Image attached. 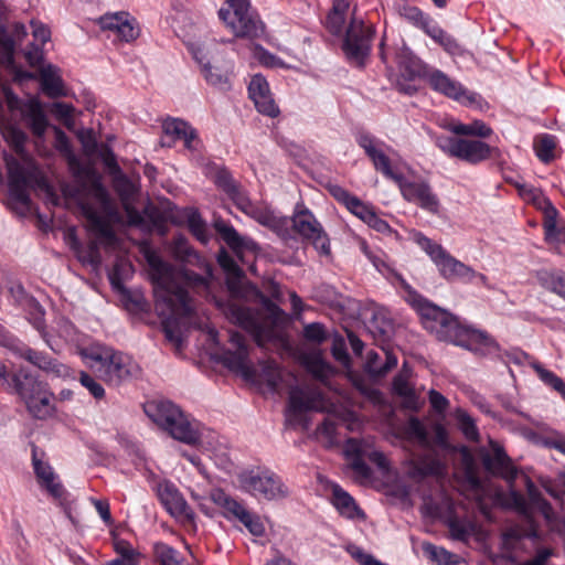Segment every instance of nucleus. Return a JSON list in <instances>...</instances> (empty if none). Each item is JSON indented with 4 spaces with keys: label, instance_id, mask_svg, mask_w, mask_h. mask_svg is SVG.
Masks as SVG:
<instances>
[{
    "label": "nucleus",
    "instance_id": "2eb2a0df",
    "mask_svg": "<svg viewBox=\"0 0 565 565\" xmlns=\"http://www.w3.org/2000/svg\"><path fill=\"white\" fill-rule=\"evenodd\" d=\"M372 35L373 30L371 28L365 26L362 20L352 17L343 43L347 55L362 64L369 55Z\"/></svg>",
    "mask_w": 565,
    "mask_h": 565
},
{
    "label": "nucleus",
    "instance_id": "f8f14e48",
    "mask_svg": "<svg viewBox=\"0 0 565 565\" xmlns=\"http://www.w3.org/2000/svg\"><path fill=\"white\" fill-rule=\"evenodd\" d=\"M333 408L334 405L326 399L320 391L310 387H294L289 392L286 419L289 423H296L307 411L330 413Z\"/></svg>",
    "mask_w": 565,
    "mask_h": 565
},
{
    "label": "nucleus",
    "instance_id": "a19ab883",
    "mask_svg": "<svg viewBox=\"0 0 565 565\" xmlns=\"http://www.w3.org/2000/svg\"><path fill=\"white\" fill-rule=\"evenodd\" d=\"M332 495L334 507L343 516L353 519L360 513L354 499L339 486L333 487Z\"/></svg>",
    "mask_w": 565,
    "mask_h": 565
},
{
    "label": "nucleus",
    "instance_id": "9d476101",
    "mask_svg": "<svg viewBox=\"0 0 565 565\" xmlns=\"http://www.w3.org/2000/svg\"><path fill=\"white\" fill-rule=\"evenodd\" d=\"M436 143L447 156L471 164L482 162L491 158L493 153L499 152L497 148H492L488 143L475 139L439 137Z\"/></svg>",
    "mask_w": 565,
    "mask_h": 565
},
{
    "label": "nucleus",
    "instance_id": "72a5a7b5",
    "mask_svg": "<svg viewBox=\"0 0 565 565\" xmlns=\"http://www.w3.org/2000/svg\"><path fill=\"white\" fill-rule=\"evenodd\" d=\"M445 466L433 454H426L411 461L409 477L423 479L428 476H441Z\"/></svg>",
    "mask_w": 565,
    "mask_h": 565
},
{
    "label": "nucleus",
    "instance_id": "6e6d98bb",
    "mask_svg": "<svg viewBox=\"0 0 565 565\" xmlns=\"http://www.w3.org/2000/svg\"><path fill=\"white\" fill-rule=\"evenodd\" d=\"M188 225L192 234L201 242H207L206 224L198 212H192L188 216Z\"/></svg>",
    "mask_w": 565,
    "mask_h": 565
},
{
    "label": "nucleus",
    "instance_id": "2f4dec72",
    "mask_svg": "<svg viewBox=\"0 0 565 565\" xmlns=\"http://www.w3.org/2000/svg\"><path fill=\"white\" fill-rule=\"evenodd\" d=\"M227 315L234 323L252 332L259 345L263 344L262 328L255 317V313L249 308L232 305L228 308Z\"/></svg>",
    "mask_w": 565,
    "mask_h": 565
},
{
    "label": "nucleus",
    "instance_id": "0eeeda50",
    "mask_svg": "<svg viewBox=\"0 0 565 565\" xmlns=\"http://www.w3.org/2000/svg\"><path fill=\"white\" fill-rule=\"evenodd\" d=\"M345 456L349 460L350 468L354 471L356 478L362 481L371 478V469L364 459L377 466L382 471L388 470V460L385 455L373 448L371 441L365 439L350 438L344 447Z\"/></svg>",
    "mask_w": 565,
    "mask_h": 565
},
{
    "label": "nucleus",
    "instance_id": "4be33fe9",
    "mask_svg": "<svg viewBox=\"0 0 565 565\" xmlns=\"http://www.w3.org/2000/svg\"><path fill=\"white\" fill-rule=\"evenodd\" d=\"M396 182L398 183L399 190L405 200L415 203L429 212H437L439 205L438 199L431 192L427 183L405 181L403 175H401V181Z\"/></svg>",
    "mask_w": 565,
    "mask_h": 565
},
{
    "label": "nucleus",
    "instance_id": "aec40b11",
    "mask_svg": "<svg viewBox=\"0 0 565 565\" xmlns=\"http://www.w3.org/2000/svg\"><path fill=\"white\" fill-rule=\"evenodd\" d=\"M99 26L110 31L114 35L125 42H131L139 36L140 30L135 18L127 12L107 13L99 18Z\"/></svg>",
    "mask_w": 565,
    "mask_h": 565
},
{
    "label": "nucleus",
    "instance_id": "6ab92c4d",
    "mask_svg": "<svg viewBox=\"0 0 565 565\" xmlns=\"http://www.w3.org/2000/svg\"><path fill=\"white\" fill-rule=\"evenodd\" d=\"M32 463L36 479L42 488L61 505H64L67 499V492L63 484L57 481V476L54 473L52 467L44 462L38 456V448L32 447Z\"/></svg>",
    "mask_w": 565,
    "mask_h": 565
},
{
    "label": "nucleus",
    "instance_id": "f257e3e1",
    "mask_svg": "<svg viewBox=\"0 0 565 565\" xmlns=\"http://www.w3.org/2000/svg\"><path fill=\"white\" fill-rule=\"evenodd\" d=\"M147 262L154 285L157 310L167 317L163 322L164 334L169 341L180 345V333L171 328V320L186 319L193 315L194 302L189 296V289L205 294L209 289V279L193 271L177 268L156 254H149Z\"/></svg>",
    "mask_w": 565,
    "mask_h": 565
},
{
    "label": "nucleus",
    "instance_id": "dca6fc26",
    "mask_svg": "<svg viewBox=\"0 0 565 565\" xmlns=\"http://www.w3.org/2000/svg\"><path fill=\"white\" fill-rule=\"evenodd\" d=\"M426 79L431 89L462 105H473L480 98L478 94L466 89L459 82L439 70L429 72Z\"/></svg>",
    "mask_w": 565,
    "mask_h": 565
},
{
    "label": "nucleus",
    "instance_id": "f3484780",
    "mask_svg": "<svg viewBox=\"0 0 565 565\" xmlns=\"http://www.w3.org/2000/svg\"><path fill=\"white\" fill-rule=\"evenodd\" d=\"M157 494L167 511L182 523H193L194 512L186 503L182 493L169 481L158 484Z\"/></svg>",
    "mask_w": 565,
    "mask_h": 565
},
{
    "label": "nucleus",
    "instance_id": "4468645a",
    "mask_svg": "<svg viewBox=\"0 0 565 565\" xmlns=\"http://www.w3.org/2000/svg\"><path fill=\"white\" fill-rule=\"evenodd\" d=\"M9 192L10 196L29 209L31 199L29 189L36 183L40 185L36 172L32 169L24 168L18 161L13 160L8 163Z\"/></svg>",
    "mask_w": 565,
    "mask_h": 565
},
{
    "label": "nucleus",
    "instance_id": "774afa93",
    "mask_svg": "<svg viewBox=\"0 0 565 565\" xmlns=\"http://www.w3.org/2000/svg\"><path fill=\"white\" fill-rule=\"evenodd\" d=\"M408 433L412 436H414L420 444L427 445L428 437H427L426 428L417 418L409 419Z\"/></svg>",
    "mask_w": 565,
    "mask_h": 565
},
{
    "label": "nucleus",
    "instance_id": "423d86ee",
    "mask_svg": "<svg viewBox=\"0 0 565 565\" xmlns=\"http://www.w3.org/2000/svg\"><path fill=\"white\" fill-rule=\"evenodd\" d=\"M226 6L217 14L234 36L255 40L264 35L265 24L252 9L249 0H228Z\"/></svg>",
    "mask_w": 565,
    "mask_h": 565
},
{
    "label": "nucleus",
    "instance_id": "ea45409f",
    "mask_svg": "<svg viewBox=\"0 0 565 565\" xmlns=\"http://www.w3.org/2000/svg\"><path fill=\"white\" fill-rule=\"evenodd\" d=\"M424 555L437 565H459L460 558L458 555L447 551L441 546L434 545L425 542L422 545Z\"/></svg>",
    "mask_w": 565,
    "mask_h": 565
},
{
    "label": "nucleus",
    "instance_id": "7c9ffc66",
    "mask_svg": "<svg viewBox=\"0 0 565 565\" xmlns=\"http://www.w3.org/2000/svg\"><path fill=\"white\" fill-rule=\"evenodd\" d=\"M412 370L404 363L399 373L393 380V392L404 399V406L417 409L418 397L414 385L411 383Z\"/></svg>",
    "mask_w": 565,
    "mask_h": 565
},
{
    "label": "nucleus",
    "instance_id": "f704fd0d",
    "mask_svg": "<svg viewBox=\"0 0 565 565\" xmlns=\"http://www.w3.org/2000/svg\"><path fill=\"white\" fill-rule=\"evenodd\" d=\"M194 58L202 66V73L205 81L222 90H226L230 88V77L226 72L221 71L217 67H213L210 65L206 56L203 54L201 49H198L193 52Z\"/></svg>",
    "mask_w": 565,
    "mask_h": 565
},
{
    "label": "nucleus",
    "instance_id": "39448f33",
    "mask_svg": "<svg viewBox=\"0 0 565 565\" xmlns=\"http://www.w3.org/2000/svg\"><path fill=\"white\" fill-rule=\"evenodd\" d=\"M89 367L108 385H120L124 381L138 373L139 367L134 360L111 348H103L87 354Z\"/></svg>",
    "mask_w": 565,
    "mask_h": 565
},
{
    "label": "nucleus",
    "instance_id": "a18cd8bd",
    "mask_svg": "<svg viewBox=\"0 0 565 565\" xmlns=\"http://www.w3.org/2000/svg\"><path fill=\"white\" fill-rule=\"evenodd\" d=\"M363 254L371 260L373 266L383 275H395L393 267L387 260V256L382 252H373L369 245L362 241L360 244Z\"/></svg>",
    "mask_w": 565,
    "mask_h": 565
},
{
    "label": "nucleus",
    "instance_id": "b1692460",
    "mask_svg": "<svg viewBox=\"0 0 565 565\" xmlns=\"http://www.w3.org/2000/svg\"><path fill=\"white\" fill-rule=\"evenodd\" d=\"M230 342L235 348V351H225L221 355L220 361L227 369L238 372L244 376H248L250 374V367L247 362L248 350L245 344V338L238 332H231Z\"/></svg>",
    "mask_w": 565,
    "mask_h": 565
},
{
    "label": "nucleus",
    "instance_id": "f03ea898",
    "mask_svg": "<svg viewBox=\"0 0 565 565\" xmlns=\"http://www.w3.org/2000/svg\"><path fill=\"white\" fill-rule=\"evenodd\" d=\"M409 298L420 316L424 328L435 333L439 340L451 342L471 351H477L479 344L487 348L494 344L487 333L460 324L452 315L433 305L422 296L414 294L409 295Z\"/></svg>",
    "mask_w": 565,
    "mask_h": 565
},
{
    "label": "nucleus",
    "instance_id": "e433bc0d",
    "mask_svg": "<svg viewBox=\"0 0 565 565\" xmlns=\"http://www.w3.org/2000/svg\"><path fill=\"white\" fill-rule=\"evenodd\" d=\"M349 8L348 0H332V8L326 18V28L330 33L342 34Z\"/></svg>",
    "mask_w": 565,
    "mask_h": 565
},
{
    "label": "nucleus",
    "instance_id": "6e6552de",
    "mask_svg": "<svg viewBox=\"0 0 565 565\" xmlns=\"http://www.w3.org/2000/svg\"><path fill=\"white\" fill-rule=\"evenodd\" d=\"M418 245L429 255L434 264L437 266L439 274L447 280L463 279L472 280L476 271L452 257L444 247L428 237L419 236Z\"/></svg>",
    "mask_w": 565,
    "mask_h": 565
},
{
    "label": "nucleus",
    "instance_id": "473e14b6",
    "mask_svg": "<svg viewBox=\"0 0 565 565\" xmlns=\"http://www.w3.org/2000/svg\"><path fill=\"white\" fill-rule=\"evenodd\" d=\"M212 501L223 509V516L228 521H241L247 516L248 509L234 498L226 494L222 489H215L211 492Z\"/></svg>",
    "mask_w": 565,
    "mask_h": 565
},
{
    "label": "nucleus",
    "instance_id": "58836bf2",
    "mask_svg": "<svg viewBox=\"0 0 565 565\" xmlns=\"http://www.w3.org/2000/svg\"><path fill=\"white\" fill-rule=\"evenodd\" d=\"M544 239L551 248L559 254L565 255V227L557 225V218L543 222Z\"/></svg>",
    "mask_w": 565,
    "mask_h": 565
},
{
    "label": "nucleus",
    "instance_id": "603ef678",
    "mask_svg": "<svg viewBox=\"0 0 565 565\" xmlns=\"http://www.w3.org/2000/svg\"><path fill=\"white\" fill-rule=\"evenodd\" d=\"M456 418L465 437L472 441L478 440L479 431L473 419L462 409L456 412Z\"/></svg>",
    "mask_w": 565,
    "mask_h": 565
},
{
    "label": "nucleus",
    "instance_id": "412c9836",
    "mask_svg": "<svg viewBox=\"0 0 565 565\" xmlns=\"http://www.w3.org/2000/svg\"><path fill=\"white\" fill-rule=\"evenodd\" d=\"M236 206L246 215L254 218L259 224L284 235L288 228V220L279 217L267 207L255 205L247 196H238Z\"/></svg>",
    "mask_w": 565,
    "mask_h": 565
},
{
    "label": "nucleus",
    "instance_id": "09e8293b",
    "mask_svg": "<svg viewBox=\"0 0 565 565\" xmlns=\"http://www.w3.org/2000/svg\"><path fill=\"white\" fill-rule=\"evenodd\" d=\"M434 41L440 44L448 53L456 54L459 51V44L457 41L440 29L436 23L429 26L426 32Z\"/></svg>",
    "mask_w": 565,
    "mask_h": 565
},
{
    "label": "nucleus",
    "instance_id": "a878e982",
    "mask_svg": "<svg viewBox=\"0 0 565 565\" xmlns=\"http://www.w3.org/2000/svg\"><path fill=\"white\" fill-rule=\"evenodd\" d=\"M214 227L241 262H244L245 253L256 254L258 250L257 244L252 238L239 235L232 225L218 221L215 222Z\"/></svg>",
    "mask_w": 565,
    "mask_h": 565
},
{
    "label": "nucleus",
    "instance_id": "393cba45",
    "mask_svg": "<svg viewBox=\"0 0 565 565\" xmlns=\"http://www.w3.org/2000/svg\"><path fill=\"white\" fill-rule=\"evenodd\" d=\"M13 351L17 355L26 360L47 374L54 375L56 377H66L71 375V370L68 366L60 363L57 360L51 359L42 352L25 345L15 347Z\"/></svg>",
    "mask_w": 565,
    "mask_h": 565
},
{
    "label": "nucleus",
    "instance_id": "680f3d73",
    "mask_svg": "<svg viewBox=\"0 0 565 565\" xmlns=\"http://www.w3.org/2000/svg\"><path fill=\"white\" fill-rule=\"evenodd\" d=\"M534 206L543 213V222L552 221L553 218H558V211L553 205L551 200L546 198L544 194L536 198V202Z\"/></svg>",
    "mask_w": 565,
    "mask_h": 565
},
{
    "label": "nucleus",
    "instance_id": "5fc2aeb1",
    "mask_svg": "<svg viewBox=\"0 0 565 565\" xmlns=\"http://www.w3.org/2000/svg\"><path fill=\"white\" fill-rule=\"evenodd\" d=\"M4 138L18 154H23L26 142V135L17 127H8L4 130Z\"/></svg>",
    "mask_w": 565,
    "mask_h": 565
},
{
    "label": "nucleus",
    "instance_id": "5701e85b",
    "mask_svg": "<svg viewBox=\"0 0 565 565\" xmlns=\"http://www.w3.org/2000/svg\"><path fill=\"white\" fill-rule=\"evenodd\" d=\"M248 94L259 113L269 117L278 116L279 108L271 96L269 84L264 76L256 74L252 77L248 85Z\"/></svg>",
    "mask_w": 565,
    "mask_h": 565
},
{
    "label": "nucleus",
    "instance_id": "cd10ccee",
    "mask_svg": "<svg viewBox=\"0 0 565 565\" xmlns=\"http://www.w3.org/2000/svg\"><path fill=\"white\" fill-rule=\"evenodd\" d=\"M20 111L32 134L38 138L43 137L49 121L41 102L38 98H29L21 104Z\"/></svg>",
    "mask_w": 565,
    "mask_h": 565
},
{
    "label": "nucleus",
    "instance_id": "4c0bfd02",
    "mask_svg": "<svg viewBox=\"0 0 565 565\" xmlns=\"http://www.w3.org/2000/svg\"><path fill=\"white\" fill-rule=\"evenodd\" d=\"M542 288L565 300V273L561 270H541L536 274Z\"/></svg>",
    "mask_w": 565,
    "mask_h": 565
},
{
    "label": "nucleus",
    "instance_id": "49530a36",
    "mask_svg": "<svg viewBox=\"0 0 565 565\" xmlns=\"http://www.w3.org/2000/svg\"><path fill=\"white\" fill-rule=\"evenodd\" d=\"M451 131L460 136H477L481 138L489 137L492 130L481 120H476L471 124H456L451 126Z\"/></svg>",
    "mask_w": 565,
    "mask_h": 565
},
{
    "label": "nucleus",
    "instance_id": "c03bdc74",
    "mask_svg": "<svg viewBox=\"0 0 565 565\" xmlns=\"http://www.w3.org/2000/svg\"><path fill=\"white\" fill-rule=\"evenodd\" d=\"M399 13L403 19L414 26L422 29L425 33L434 22L417 7L405 6L401 9Z\"/></svg>",
    "mask_w": 565,
    "mask_h": 565
},
{
    "label": "nucleus",
    "instance_id": "8fccbe9b",
    "mask_svg": "<svg viewBox=\"0 0 565 565\" xmlns=\"http://www.w3.org/2000/svg\"><path fill=\"white\" fill-rule=\"evenodd\" d=\"M527 495L531 503L544 515L546 520H551L553 516V508L551 503L545 500L532 481L527 482Z\"/></svg>",
    "mask_w": 565,
    "mask_h": 565
},
{
    "label": "nucleus",
    "instance_id": "bb28decb",
    "mask_svg": "<svg viewBox=\"0 0 565 565\" xmlns=\"http://www.w3.org/2000/svg\"><path fill=\"white\" fill-rule=\"evenodd\" d=\"M11 292L20 306H22L23 310L26 312L29 321L34 326V328L41 333L44 341L50 345L45 332L44 311L40 303L32 296H29L21 286L12 288Z\"/></svg>",
    "mask_w": 565,
    "mask_h": 565
},
{
    "label": "nucleus",
    "instance_id": "9b49d317",
    "mask_svg": "<svg viewBox=\"0 0 565 565\" xmlns=\"http://www.w3.org/2000/svg\"><path fill=\"white\" fill-rule=\"evenodd\" d=\"M94 198L99 202L103 214L99 213L92 204L82 203L81 210L88 223V228L106 241H113L115 237L114 231L106 216L114 214L115 209L111 204L110 198L106 189L96 183L93 186Z\"/></svg>",
    "mask_w": 565,
    "mask_h": 565
},
{
    "label": "nucleus",
    "instance_id": "de8ad7c7",
    "mask_svg": "<svg viewBox=\"0 0 565 565\" xmlns=\"http://www.w3.org/2000/svg\"><path fill=\"white\" fill-rule=\"evenodd\" d=\"M215 184L221 188L224 192H226L231 199L237 204L238 196H245L237 188L235 181L233 180L231 173L225 169H220L216 171L214 177Z\"/></svg>",
    "mask_w": 565,
    "mask_h": 565
},
{
    "label": "nucleus",
    "instance_id": "37998d69",
    "mask_svg": "<svg viewBox=\"0 0 565 565\" xmlns=\"http://www.w3.org/2000/svg\"><path fill=\"white\" fill-rule=\"evenodd\" d=\"M448 527L451 537L462 542H467L477 532V524L475 522L457 518L448 521Z\"/></svg>",
    "mask_w": 565,
    "mask_h": 565
},
{
    "label": "nucleus",
    "instance_id": "c85d7f7f",
    "mask_svg": "<svg viewBox=\"0 0 565 565\" xmlns=\"http://www.w3.org/2000/svg\"><path fill=\"white\" fill-rule=\"evenodd\" d=\"M358 142L365 150L376 170L381 171L385 177L394 180L395 182L401 181L402 174H397L392 170L388 157L376 147V143L371 136L362 135Z\"/></svg>",
    "mask_w": 565,
    "mask_h": 565
},
{
    "label": "nucleus",
    "instance_id": "864d4df0",
    "mask_svg": "<svg viewBox=\"0 0 565 565\" xmlns=\"http://www.w3.org/2000/svg\"><path fill=\"white\" fill-rule=\"evenodd\" d=\"M540 379L551 387H553L556 392H558L563 398L565 399V383L558 377L555 373L544 369L540 364L533 365Z\"/></svg>",
    "mask_w": 565,
    "mask_h": 565
},
{
    "label": "nucleus",
    "instance_id": "7ed1b4c3",
    "mask_svg": "<svg viewBox=\"0 0 565 565\" xmlns=\"http://www.w3.org/2000/svg\"><path fill=\"white\" fill-rule=\"evenodd\" d=\"M148 417L168 434L184 444L196 445L201 439L199 425L169 401L149 402L145 405Z\"/></svg>",
    "mask_w": 565,
    "mask_h": 565
},
{
    "label": "nucleus",
    "instance_id": "ddd939ff",
    "mask_svg": "<svg viewBox=\"0 0 565 565\" xmlns=\"http://www.w3.org/2000/svg\"><path fill=\"white\" fill-rule=\"evenodd\" d=\"M291 221L294 230L303 238L311 241L320 255L330 256L331 248L327 233L303 204L296 205Z\"/></svg>",
    "mask_w": 565,
    "mask_h": 565
},
{
    "label": "nucleus",
    "instance_id": "79ce46f5",
    "mask_svg": "<svg viewBox=\"0 0 565 565\" xmlns=\"http://www.w3.org/2000/svg\"><path fill=\"white\" fill-rule=\"evenodd\" d=\"M556 145V138L545 134L534 139L533 149L543 163H550L555 159Z\"/></svg>",
    "mask_w": 565,
    "mask_h": 565
},
{
    "label": "nucleus",
    "instance_id": "3c124183",
    "mask_svg": "<svg viewBox=\"0 0 565 565\" xmlns=\"http://www.w3.org/2000/svg\"><path fill=\"white\" fill-rule=\"evenodd\" d=\"M153 552L160 565H182L179 552L166 543H156L153 545Z\"/></svg>",
    "mask_w": 565,
    "mask_h": 565
},
{
    "label": "nucleus",
    "instance_id": "052dcab7",
    "mask_svg": "<svg viewBox=\"0 0 565 565\" xmlns=\"http://www.w3.org/2000/svg\"><path fill=\"white\" fill-rule=\"evenodd\" d=\"M239 523L254 536H263L265 534V526L260 518L250 511H248L247 516H244Z\"/></svg>",
    "mask_w": 565,
    "mask_h": 565
},
{
    "label": "nucleus",
    "instance_id": "69168bd1",
    "mask_svg": "<svg viewBox=\"0 0 565 565\" xmlns=\"http://www.w3.org/2000/svg\"><path fill=\"white\" fill-rule=\"evenodd\" d=\"M348 210L365 223H367L372 214L375 212L372 206L365 204L358 198L351 201V206Z\"/></svg>",
    "mask_w": 565,
    "mask_h": 565
},
{
    "label": "nucleus",
    "instance_id": "c756f323",
    "mask_svg": "<svg viewBox=\"0 0 565 565\" xmlns=\"http://www.w3.org/2000/svg\"><path fill=\"white\" fill-rule=\"evenodd\" d=\"M163 132L166 137H171L175 140H183L185 148L189 150H196L200 143L195 130L181 119H167L163 125Z\"/></svg>",
    "mask_w": 565,
    "mask_h": 565
},
{
    "label": "nucleus",
    "instance_id": "c9c22d12",
    "mask_svg": "<svg viewBox=\"0 0 565 565\" xmlns=\"http://www.w3.org/2000/svg\"><path fill=\"white\" fill-rule=\"evenodd\" d=\"M41 87L43 93L51 97L56 98L65 96L63 79L58 73V68L53 65H47L40 71Z\"/></svg>",
    "mask_w": 565,
    "mask_h": 565
},
{
    "label": "nucleus",
    "instance_id": "338daca9",
    "mask_svg": "<svg viewBox=\"0 0 565 565\" xmlns=\"http://www.w3.org/2000/svg\"><path fill=\"white\" fill-rule=\"evenodd\" d=\"M217 263L227 274L239 276L242 273L234 258L224 249L218 253Z\"/></svg>",
    "mask_w": 565,
    "mask_h": 565
},
{
    "label": "nucleus",
    "instance_id": "bf43d9fd",
    "mask_svg": "<svg viewBox=\"0 0 565 565\" xmlns=\"http://www.w3.org/2000/svg\"><path fill=\"white\" fill-rule=\"evenodd\" d=\"M78 380L95 398L100 399L105 396L104 387L88 373L79 372Z\"/></svg>",
    "mask_w": 565,
    "mask_h": 565
},
{
    "label": "nucleus",
    "instance_id": "0e129e2a",
    "mask_svg": "<svg viewBox=\"0 0 565 565\" xmlns=\"http://www.w3.org/2000/svg\"><path fill=\"white\" fill-rule=\"evenodd\" d=\"M332 355L333 358L344 366L350 364V356L347 351V345L341 337H335L332 342Z\"/></svg>",
    "mask_w": 565,
    "mask_h": 565
},
{
    "label": "nucleus",
    "instance_id": "20e7f679",
    "mask_svg": "<svg viewBox=\"0 0 565 565\" xmlns=\"http://www.w3.org/2000/svg\"><path fill=\"white\" fill-rule=\"evenodd\" d=\"M14 392L24 403L30 415L36 419H47L53 416L55 407L54 394L49 385L24 370H19L12 377Z\"/></svg>",
    "mask_w": 565,
    "mask_h": 565
},
{
    "label": "nucleus",
    "instance_id": "13d9d810",
    "mask_svg": "<svg viewBox=\"0 0 565 565\" xmlns=\"http://www.w3.org/2000/svg\"><path fill=\"white\" fill-rule=\"evenodd\" d=\"M306 365L309 372L320 380L328 377L331 372L330 365L319 356L308 358Z\"/></svg>",
    "mask_w": 565,
    "mask_h": 565
},
{
    "label": "nucleus",
    "instance_id": "1a4fd4ad",
    "mask_svg": "<svg viewBox=\"0 0 565 565\" xmlns=\"http://www.w3.org/2000/svg\"><path fill=\"white\" fill-rule=\"evenodd\" d=\"M241 488L258 499L277 500L288 493L281 479L271 471H244L238 476Z\"/></svg>",
    "mask_w": 565,
    "mask_h": 565
},
{
    "label": "nucleus",
    "instance_id": "4d7b16f0",
    "mask_svg": "<svg viewBox=\"0 0 565 565\" xmlns=\"http://www.w3.org/2000/svg\"><path fill=\"white\" fill-rule=\"evenodd\" d=\"M303 337L306 340L321 344L327 340V332L324 326L319 322H312L303 328Z\"/></svg>",
    "mask_w": 565,
    "mask_h": 565
},
{
    "label": "nucleus",
    "instance_id": "e2e57ef3",
    "mask_svg": "<svg viewBox=\"0 0 565 565\" xmlns=\"http://www.w3.org/2000/svg\"><path fill=\"white\" fill-rule=\"evenodd\" d=\"M56 149L67 157L68 163L73 166L77 162L76 157L72 152V148L67 136L60 128H55Z\"/></svg>",
    "mask_w": 565,
    "mask_h": 565
},
{
    "label": "nucleus",
    "instance_id": "a211bd4d",
    "mask_svg": "<svg viewBox=\"0 0 565 565\" xmlns=\"http://www.w3.org/2000/svg\"><path fill=\"white\" fill-rule=\"evenodd\" d=\"M489 445L490 450H482L480 454L484 469L493 476L509 481L514 480L516 469L503 447L494 440H490Z\"/></svg>",
    "mask_w": 565,
    "mask_h": 565
}]
</instances>
